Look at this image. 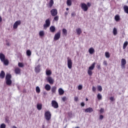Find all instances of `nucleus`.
Listing matches in <instances>:
<instances>
[{"mask_svg": "<svg viewBox=\"0 0 128 128\" xmlns=\"http://www.w3.org/2000/svg\"><path fill=\"white\" fill-rule=\"evenodd\" d=\"M90 6H92V4L89 2H87V4L86 3L80 4V8L84 12H88V8H90Z\"/></svg>", "mask_w": 128, "mask_h": 128, "instance_id": "obj_1", "label": "nucleus"}, {"mask_svg": "<svg viewBox=\"0 0 128 128\" xmlns=\"http://www.w3.org/2000/svg\"><path fill=\"white\" fill-rule=\"evenodd\" d=\"M113 34L114 36H116L118 34V30L116 28H114L113 29Z\"/></svg>", "mask_w": 128, "mask_h": 128, "instance_id": "obj_27", "label": "nucleus"}, {"mask_svg": "<svg viewBox=\"0 0 128 128\" xmlns=\"http://www.w3.org/2000/svg\"><path fill=\"white\" fill-rule=\"evenodd\" d=\"M44 118L46 120H50L52 118V114L50 111H46L44 114Z\"/></svg>", "mask_w": 128, "mask_h": 128, "instance_id": "obj_5", "label": "nucleus"}, {"mask_svg": "<svg viewBox=\"0 0 128 128\" xmlns=\"http://www.w3.org/2000/svg\"><path fill=\"white\" fill-rule=\"evenodd\" d=\"M46 80L50 84H54V80L50 76H48Z\"/></svg>", "mask_w": 128, "mask_h": 128, "instance_id": "obj_11", "label": "nucleus"}, {"mask_svg": "<svg viewBox=\"0 0 128 128\" xmlns=\"http://www.w3.org/2000/svg\"><path fill=\"white\" fill-rule=\"evenodd\" d=\"M60 38V32H58L55 34L54 36V40H58Z\"/></svg>", "mask_w": 128, "mask_h": 128, "instance_id": "obj_10", "label": "nucleus"}, {"mask_svg": "<svg viewBox=\"0 0 128 128\" xmlns=\"http://www.w3.org/2000/svg\"><path fill=\"white\" fill-rule=\"evenodd\" d=\"M22 22H20V20L16 21L13 25V28H14V30H16L18 26H20Z\"/></svg>", "mask_w": 128, "mask_h": 128, "instance_id": "obj_8", "label": "nucleus"}, {"mask_svg": "<svg viewBox=\"0 0 128 128\" xmlns=\"http://www.w3.org/2000/svg\"><path fill=\"white\" fill-rule=\"evenodd\" d=\"M36 92H37V94H40V87H36Z\"/></svg>", "mask_w": 128, "mask_h": 128, "instance_id": "obj_36", "label": "nucleus"}, {"mask_svg": "<svg viewBox=\"0 0 128 128\" xmlns=\"http://www.w3.org/2000/svg\"><path fill=\"white\" fill-rule=\"evenodd\" d=\"M0 60L4 66H8L10 62L8 59L6 58V56L2 53H0Z\"/></svg>", "mask_w": 128, "mask_h": 128, "instance_id": "obj_2", "label": "nucleus"}, {"mask_svg": "<svg viewBox=\"0 0 128 128\" xmlns=\"http://www.w3.org/2000/svg\"><path fill=\"white\" fill-rule=\"evenodd\" d=\"M57 88L56 86H53L51 88V92H52V94H56V92Z\"/></svg>", "mask_w": 128, "mask_h": 128, "instance_id": "obj_13", "label": "nucleus"}, {"mask_svg": "<svg viewBox=\"0 0 128 128\" xmlns=\"http://www.w3.org/2000/svg\"><path fill=\"white\" fill-rule=\"evenodd\" d=\"M102 118H104V116L100 115V120H102Z\"/></svg>", "mask_w": 128, "mask_h": 128, "instance_id": "obj_51", "label": "nucleus"}, {"mask_svg": "<svg viewBox=\"0 0 128 128\" xmlns=\"http://www.w3.org/2000/svg\"><path fill=\"white\" fill-rule=\"evenodd\" d=\"M52 106L54 108H58V103L56 100H52L51 102Z\"/></svg>", "mask_w": 128, "mask_h": 128, "instance_id": "obj_7", "label": "nucleus"}, {"mask_svg": "<svg viewBox=\"0 0 128 128\" xmlns=\"http://www.w3.org/2000/svg\"><path fill=\"white\" fill-rule=\"evenodd\" d=\"M110 100L111 102H114V97H110Z\"/></svg>", "mask_w": 128, "mask_h": 128, "instance_id": "obj_52", "label": "nucleus"}, {"mask_svg": "<svg viewBox=\"0 0 128 128\" xmlns=\"http://www.w3.org/2000/svg\"><path fill=\"white\" fill-rule=\"evenodd\" d=\"M88 98H86V101L88 102Z\"/></svg>", "mask_w": 128, "mask_h": 128, "instance_id": "obj_57", "label": "nucleus"}, {"mask_svg": "<svg viewBox=\"0 0 128 128\" xmlns=\"http://www.w3.org/2000/svg\"><path fill=\"white\" fill-rule=\"evenodd\" d=\"M104 108H101L100 110V112L101 114H102V112H104Z\"/></svg>", "mask_w": 128, "mask_h": 128, "instance_id": "obj_49", "label": "nucleus"}, {"mask_svg": "<svg viewBox=\"0 0 128 128\" xmlns=\"http://www.w3.org/2000/svg\"><path fill=\"white\" fill-rule=\"evenodd\" d=\"M44 30H46L48 28H50V18H48L45 21V24L43 25Z\"/></svg>", "mask_w": 128, "mask_h": 128, "instance_id": "obj_6", "label": "nucleus"}, {"mask_svg": "<svg viewBox=\"0 0 128 128\" xmlns=\"http://www.w3.org/2000/svg\"><path fill=\"white\" fill-rule=\"evenodd\" d=\"M78 90H82V85H79L78 86Z\"/></svg>", "mask_w": 128, "mask_h": 128, "instance_id": "obj_41", "label": "nucleus"}, {"mask_svg": "<svg viewBox=\"0 0 128 128\" xmlns=\"http://www.w3.org/2000/svg\"><path fill=\"white\" fill-rule=\"evenodd\" d=\"M2 22V18L0 16V22Z\"/></svg>", "mask_w": 128, "mask_h": 128, "instance_id": "obj_54", "label": "nucleus"}, {"mask_svg": "<svg viewBox=\"0 0 128 128\" xmlns=\"http://www.w3.org/2000/svg\"><path fill=\"white\" fill-rule=\"evenodd\" d=\"M26 54L28 56H32V52H30V50H27Z\"/></svg>", "mask_w": 128, "mask_h": 128, "instance_id": "obj_34", "label": "nucleus"}, {"mask_svg": "<svg viewBox=\"0 0 128 128\" xmlns=\"http://www.w3.org/2000/svg\"><path fill=\"white\" fill-rule=\"evenodd\" d=\"M39 36H44V30L40 31L39 32Z\"/></svg>", "mask_w": 128, "mask_h": 128, "instance_id": "obj_33", "label": "nucleus"}, {"mask_svg": "<svg viewBox=\"0 0 128 128\" xmlns=\"http://www.w3.org/2000/svg\"><path fill=\"white\" fill-rule=\"evenodd\" d=\"M50 32H56V27L54 26H51L50 28Z\"/></svg>", "mask_w": 128, "mask_h": 128, "instance_id": "obj_21", "label": "nucleus"}, {"mask_svg": "<svg viewBox=\"0 0 128 128\" xmlns=\"http://www.w3.org/2000/svg\"><path fill=\"white\" fill-rule=\"evenodd\" d=\"M58 92L60 96H62V94H64V90H62V88H60L58 90Z\"/></svg>", "mask_w": 128, "mask_h": 128, "instance_id": "obj_18", "label": "nucleus"}, {"mask_svg": "<svg viewBox=\"0 0 128 128\" xmlns=\"http://www.w3.org/2000/svg\"><path fill=\"white\" fill-rule=\"evenodd\" d=\"M42 108V104H37V110H40Z\"/></svg>", "mask_w": 128, "mask_h": 128, "instance_id": "obj_25", "label": "nucleus"}, {"mask_svg": "<svg viewBox=\"0 0 128 128\" xmlns=\"http://www.w3.org/2000/svg\"><path fill=\"white\" fill-rule=\"evenodd\" d=\"M6 124H1L0 126V128H6Z\"/></svg>", "mask_w": 128, "mask_h": 128, "instance_id": "obj_40", "label": "nucleus"}, {"mask_svg": "<svg viewBox=\"0 0 128 128\" xmlns=\"http://www.w3.org/2000/svg\"><path fill=\"white\" fill-rule=\"evenodd\" d=\"M98 90H99V92H102V86H98Z\"/></svg>", "mask_w": 128, "mask_h": 128, "instance_id": "obj_39", "label": "nucleus"}, {"mask_svg": "<svg viewBox=\"0 0 128 128\" xmlns=\"http://www.w3.org/2000/svg\"><path fill=\"white\" fill-rule=\"evenodd\" d=\"M105 56H106V58H109L110 57V52H106Z\"/></svg>", "mask_w": 128, "mask_h": 128, "instance_id": "obj_37", "label": "nucleus"}, {"mask_svg": "<svg viewBox=\"0 0 128 128\" xmlns=\"http://www.w3.org/2000/svg\"><path fill=\"white\" fill-rule=\"evenodd\" d=\"M84 34H86V32H84Z\"/></svg>", "mask_w": 128, "mask_h": 128, "instance_id": "obj_60", "label": "nucleus"}, {"mask_svg": "<svg viewBox=\"0 0 128 128\" xmlns=\"http://www.w3.org/2000/svg\"><path fill=\"white\" fill-rule=\"evenodd\" d=\"M81 106H84V102H82L81 103Z\"/></svg>", "mask_w": 128, "mask_h": 128, "instance_id": "obj_53", "label": "nucleus"}, {"mask_svg": "<svg viewBox=\"0 0 128 128\" xmlns=\"http://www.w3.org/2000/svg\"><path fill=\"white\" fill-rule=\"evenodd\" d=\"M4 76H6V73L4 70H2L0 73V78H4Z\"/></svg>", "mask_w": 128, "mask_h": 128, "instance_id": "obj_17", "label": "nucleus"}, {"mask_svg": "<svg viewBox=\"0 0 128 128\" xmlns=\"http://www.w3.org/2000/svg\"><path fill=\"white\" fill-rule=\"evenodd\" d=\"M34 71L36 74H38L40 72V65L38 64L35 68Z\"/></svg>", "mask_w": 128, "mask_h": 128, "instance_id": "obj_14", "label": "nucleus"}, {"mask_svg": "<svg viewBox=\"0 0 128 128\" xmlns=\"http://www.w3.org/2000/svg\"><path fill=\"white\" fill-rule=\"evenodd\" d=\"M68 12H65V13H64L65 16H68Z\"/></svg>", "mask_w": 128, "mask_h": 128, "instance_id": "obj_55", "label": "nucleus"}, {"mask_svg": "<svg viewBox=\"0 0 128 128\" xmlns=\"http://www.w3.org/2000/svg\"><path fill=\"white\" fill-rule=\"evenodd\" d=\"M103 64H104V66H108V62L106 60H104Z\"/></svg>", "mask_w": 128, "mask_h": 128, "instance_id": "obj_45", "label": "nucleus"}, {"mask_svg": "<svg viewBox=\"0 0 128 128\" xmlns=\"http://www.w3.org/2000/svg\"><path fill=\"white\" fill-rule=\"evenodd\" d=\"M96 68L98 70H102V68H100V64H97Z\"/></svg>", "mask_w": 128, "mask_h": 128, "instance_id": "obj_43", "label": "nucleus"}, {"mask_svg": "<svg viewBox=\"0 0 128 128\" xmlns=\"http://www.w3.org/2000/svg\"><path fill=\"white\" fill-rule=\"evenodd\" d=\"M95 66H96V62H94L92 63V66H90L88 68V76H92V70H94Z\"/></svg>", "mask_w": 128, "mask_h": 128, "instance_id": "obj_4", "label": "nucleus"}, {"mask_svg": "<svg viewBox=\"0 0 128 128\" xmlns=\"http://www.w3.org/2000/svg\"><path fill=\"white\" fill-rule=\"evenodd\" d=\"M50 14L52 16H56L58 14V10L56 9H52L50 10Z\"/></svg>", "mask_w": 128, "mask_h": 128, "instance_id": "obj_12", "label": "nucleus"}, {"mask_svg": "<svg viewBox=\"0 0 128 128\" xmlns=\"http://www.w3.org/2000/svg\"><path fill=\"white\" fill-rule=\"evenodd\" d=\"M66 4L68 6H72V1L71 0H67Z\"/></svg>", "mask_w": 128, "mask_h": 128, "instance_id": "obj_32", "label": "nucleus"}, {"mask_svg": "<svg viewBox=\"0 0 128 128\" xmlns=\"http://www.w3.org/2000/svg\"><path fill=\"white\" fill-rule=\"evenodd\" d=\"M124 12H126V14H128V6L126 5H124Z\"/></svg>", "mask_w": 128, "mask_h": 128, "instance_id": "obj_24", "label": "nucleus"}, {"mask_svg": "<svg viewBox=\"0 0 128 128\" xmlns=\"http://www.w3.org/2000/svg\"><path fill=\"white\" fill-rule=\"evenodd\" d=\"M74 100L75 102H78V98L77 97V96L74 97Z\"/></svg>", "mask_w": 128, "mask_h": 128, "instance_id": "obj_46", "label": "nucleus"}, {"mask_svg": "<svg viewBox=\"0 0 128 128\" xmlns=\"http://www.w3.org/2000/svg\"><path fill=\"white\" fill-rule=\"evenodd\" d=\"M20 68H16L14 69V72L16 74H20Z\"/></svg>", "mask_w": 128, "mask_h": 128, "instance_id": "obj_16", "label": "nucleus"}, {"mask_svg": "<svg viewBox=\"0 0 128 128\" xmlns=\"http://www.w3.org/2000/svg\"><path fill=\"white\" fill-rule=\"evenodd\" d=\"M62 32V34H64V36H66V34H68V30H66V28H63Z\"/></svg>", "mask_w": 128, "mask_h": 128, "instance_id": "obj_29", "label": "nucleus"}, {"mask_svg": "<svg viewBox=\"0 0 128 128\" xmlns=\"http://www.w3.org/2000/svg\"><path fill=\"white\" fill-rule=\"evenodd\" d=\"M54 6V0H50L49 3L48 4V8H52Z\"/></svg>", "mask_w": 128, "mask_h": 128, "instance_id": "obj_20", "label": "nucleus"}, {"mask_svg": "<svg viewBox=\"0 0 128 128\" xmlns=\"http://www.w3.org/2000/svg\"><path fill=\"white\" fill-rule=\"evenodd\" d=\"M18 66L20 68H24V64L22 63V62H18Z\"/></svg>", "mask_w": 128, "mask_h": 128, "instance_id": "obj_38", "label": "nucleus"}, {"mask_svg": "<svg viewBox=\"0 0 128 128\" xmlns=\"http://www.w3.org/2000/svg\"><path fill=\"white\" fill-rule=\"evenodd\" d=\"M69 10L68 8H66V10Z\"/></svg>", "mask_w": 128, "mask_h": 128, "instance_id": "obj_58", "label": "nucleus"}, {"mask_svg": "<svg viewBox=\"0 0 128 128\" xmlns=\"http://www.w3.org/2000/svg\"><path fill=\"white\" fill-rule=\"evenodd\" d=\"M102 94H98V95H97L98 100H102Z\"/></svg>", "mask_w": 128, "mask_h": 128, "instance_id": "obj_35", "label": "nucleus"}, {"mask_svg": "<svg viewBox=\"0 0 128 128\" xmlns=\"http://www.w3.org/2000/svg\"><path fill=\"white\" fill-rule=\"evenodd\" d=\"M68 66L70 70L72 68V59H70L69 58H68Z\"/></svg>", "mask_w": 128, "mask_h": 128, "instance_id": "obj_9", "label": "nucleus"}, {"mask_svg": "<svg viewBox=\"0 0 128 128\" xmlns=\"http://www.w3.org/2000/svg\"><path fill=\"white\" fill-rule=\"evenodd\" d=\"M6 122H8V124H10V120H8V118H6Z\"/></svg>", "mask_w": 128, "mask_h": 128, "instance_id": "obj_50", "label": "nucleus"}, {"mask_svg": "<svg viewBox=\"0 0 128 128\" xmlns=\"http://www.w3.org/2000/svg\"><path fill=\"white\" fill-rule=\"evenodd\" d=\"M71 16H76V12H72L71 14Z\"/></svg>", "mask_w": 128, "mask_h": 128, "instance_id": "obj_44", "label": "nucleus"}, {"mask_svg": "<svg viewBox=\"0 0 128 128\" xmlns=\"http://www.w3.org/2000/svg\"><path fill=\"white\" fill-rule=\"evenodd\" d=\"M128 41H126L123 45V50H126V46H128Z\"/></svg>", "mask_w": 128, "mask_h": 128, "instance_id": "obj_28", "label": "nucleus"}, {"mask_svg": "<svg viewBox=\"0 0 128 128\" xmlns=\"http://www.w3.org/2000/svg\"><path fill=\"white\" fill-rule=\"evenodd\" d=\"M46 76H50L52 74V71L50 70H46Z\"/></svg>", "mask_w": 128, "mask_h": 128, "instance_id": "obj_31", "label": "nucleus"}, {"mask_svg": "<svg viewBox=\"0 0 128 128\" xmlns=\"http://www.w3.org/2000/svg\"><path fill=\"white\" fill-rule=\"evenodd\" d=\"M78 128V127H76V128Z\"/></svg>", "mask_w": 128, "mask_h": 128, "instance_id": "obj_59", "label": "nucleus"}, {"mask_svg": "<svg viewBox=\"0 0 128 128\" xmlns=\"http://www.w3.org/2000/svg\"><path fill=\"white\" fill-rule=\"evenodd\" d=\"M76 32H77V34H78V36H80V34H82V29H80V28H77L76 29Z\"/></svg>", "mask_w": 128, "mask_h": 128, "instance_id": "obj_26", "label": "nucleus"}, {"mask_svg": "<svg viewBox=\"0 0 128 128\" xmlns=\"http://www.w3.org/2000/svg\"><path fill=\"white\" fill-rule=\"evenodd\" d=\"M121 64L122 68H124V66L126 64V60L124 58H122L121 60Z\"/></svg>", "mask_w": 128, "mask_h": 128, "instance_id": "obj_15", "label": "nucleus"}, {"mask_svg": "<svg viewBox=\"0 0 128 128\" xmlns=\"http://www.w3.org/2000/svg\"><path fill=\"white\" fill-rule=\"evenodd\" d=\"M62 100H63V102H66V96H64L62 98Z\"/></svg>", "mask_w": 128, "mask_h": 128, "instance_id": "obj_47", "label": "nucleus"}, {"mask_svg": "<svg viewBox=\"0 0 128 128\" xmlns=\"http://www.w3.org/2000/svg\"><path fill=\"white\" fill-rule=\"evenodd\" d=\"M54 20H55L56 22H58V16H56L54 18Z\"/></svg>", "mask_w": 128, "mask_h": 128, "instance_id": "obj_42", "label": "nucleus"}, {"mask_svg": "<svg viewBox=\"0 0 128 128\" xmlns=\"http://www.w3.org/2000/svg\"><path fill=\"white\" fill-rule=\"evenodd\" d=\"M88 52L90 54H92L94 52V49L92 48H90L88 50Z\"/></svg>", "mask_w": 128, "mask_h": 128, "instance_id": "obj_23", "label": "nucleus"}, {"mask_svg": "<svg viewBox=\"0 0 128 128\" xmlns=\"http://www.w3.org/2000/svg\"><path fill=\"white\" fill-rule=\"evenodd\" d=\"M94 109L92 108H88L85 110V112H92Z\"/></svg>", "mask_w": 128, "mask_h": 128, "instance_id": "obj_19", "label": "nucleus"}, {"mask_svg": "<svg viewBox=\"0 0 128 128\" xmlns=\"http://www.w3.org/2000/svg\"><path fill=\"white\" fill-rule=\"evenodd\" d=\"M96 87L94 86H93L92 88V92H96Z\"/></svg>", "mask_w": 128, "mask_h": 128, "instance_id": "obj_48", "label": "nucleus"}, {"mask_svg": "<svg viewBox=\"0 0 128 128\" xmlns=\"http://www.w3.org/2000/svg\"><path fill=\"white\" fill-rule=\"evenodd\" d=\"M114 18H115V20L116 22H118V20H120V18L119 15H116L114 17Z\"/></svg>", "mask_w": 128, "mask_h": 128, "instance_id": "obj_30", "label": "nucleus"}, {"mask_svg": "<svg viewBox=\"0 0 128 128\" xmlns=\"http://www.w3.org/2000/svg\"><path fill=\"white\" fill-rule=\"evenodd\" d=\"M42 128H46L44 127V125H42Z\"/></svg>", "mask_w": 128, "mask_h": 128, "instance_id": "obj_56", "label": "nucleus"}, {"mask_svg": "<svg viewBox=\"0 0 128 128\" xmlns=\"http://www.w3.org/2000/svg\"><path fill=\"white\" fill-rule=\"evenodd\" d=\"M50 88H51V87L50 84H46L45 86V90H47L48 92L49 90H50Z\"/></svg>", "mask_w": 128, "mask_h": 128, "instance_id": "obj_22", "label": "nucleus"}, {"mask_svg": "<svg viewBox=\"0 0 128 128\" xmlns=\"http://www.w3.org/2000/svg\"><path fill=\"white\" fill-rule=\"evenodd\" d=\"M6 84L7 86H10L12 82V74H6Z\"/></svg>", "mask_w": 128, "mask_h": 128, "instance_id": "obj_3", "label": "nucleus"}]
</instances>
